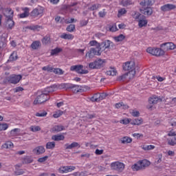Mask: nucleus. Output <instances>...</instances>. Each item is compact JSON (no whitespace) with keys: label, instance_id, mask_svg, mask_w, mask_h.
Returning a JSON list of instances; mask_svg holds the SVG:
<instances>
[{"label":"nucleus","instance_id":"nucleus-1","mask_svg":"<svg viewBox=\"0 0 176 176\" xmlns=\"http://www.w3.org/2000/svg\"><path fill=\"white\" fill-rule=\"evenodd\" d=\"M133 17L138 21L140 28L148 25V20H146V16H145V15L138 12H135L134 14H133Z\"/></svg>","mask_w":176,"mask_h":176},{"label":"nucleus","instance_id":"nucleus-2","mask_svg":"<svg viewBox=\"0 0 176 176\" xmlns=\"http://www.w3.org/2000/svg\"><path fill=\"white\" fill-rule=\"evenodd\" d=\"M50 100V96L47 95L43 91H41V94L38 95L35 100H34V105H38V104H44L46 101Z\"/></svg>","mask_w":176,"mask_h":176},{"label":"nucleus","instance_id":"nucleus-3","mask_svg":"<svg viewBox=\"0 0 176 176\" xmlns=\"http://www.w3.org/2000/svg\"><path fill=\"white\" fill-rule=\"evenodd\" d=\"M147 53L152 54V56H155L156 57H160V56H164V50L160 48L155 47H148L146 49Z\"/></svg>","mask_w":176,"mask_h":176},{"label":"nucleus","instance_id":"nucleus-4","mask_svg":"<svg viewBox=\"0 0 176 176\" xmlns=\"http://www.w3.org/2000/svg\"><path fill=\"white\" fill-rule=\"evenodd\" d=\"M124 71H129L128 74H131L134 76L135 75V65H134V62H126L125 65H123Z\"/></svg>","mask_w":176,"mask_h":176},{"label":"nucleus","instance_id":"nucleus-5","mask_svg":"<svg viewBox=\"0 0 176 176\" xmlns=\"http://www.w3.org/2000/svg\"><path fill=\"white\" fill-rule=\"evenodd\" d=\"M70 71H73L79 74L80 75H84L89 72V70L83 69V65H76L70 67Z\"/></svg>","mask_w":176,"mask_h":176},{"label":"nucleus","instance_id":"nucleus-6","mask_svg":"<svg viewBox=\"0 0 176 176\" xmlns=\"http://www.w3.org/2000/svg\"><path fill=\"white\" fill-rule=\"evenodd\" d=\"M8 13L10 14V15H8L7 16V21H6V27L8 29V30H13V28L14 27V21H13V10H10L8 11Z\"/></svg>","mask_w":176,"mask_h":176},{"label":"nucleus","instance_id":"nucleus-7","mask_svg":"<svg viewBox=\"0 0 176 176\" xmlns=\"http://www.w3.org/2000/svg\"><path fill=\"white\" fill-rule=\"evenodd\" d=\"M89 67L91 69H100L104 67V60L102 59H98L89 64Z\"/></svg>","mask_w":176,"mask_h":176},{"label":"nucleus","instance_id":"nucleus-8","mask_svg":"<svg viewBox=\"0 0 176 176\" xmlns=\"http://www.w3.org/2000/svg\"><path fill=\"white\" fill-rule=\"evenodd\" d=\"M85 56L89 58H94V56H101V50H98L97 47L96 48L91 47Z\"/></svg>","mask_w":176,"mask_h":176},{"label":"nucleus","instance_id":"nucleus-9","mask_svg":"<svg viewBox=\"0 0 176 176\" xmlns=\"http://www.w3.org/2000/svg\"><path fill=\"white\" fill-rule=\"evenodd\" d=\"M21 79H23V76L20 74H13L11 76L7 78L8 82H9V83H12V85H17V83H19Z\"/></svg>","mask_w":176,"mask_h":176},{"label":"nucleus","instance_id":"nucleus-10","mask_svg":"<svg viewBox=\"0 0 176 176\" xmlns=\"http://www.w3.org/2000/svg\"><path fill=\"white\" fill-rule=\"evenodd\" d=\"M111 167L112 170L122 173L124 170V164L120 162H112Z\"/></svg>","mask_w":176,"mask_h":176},{"label":"nucleus","instance_id":"nucleus-11","mask_svg":"<svg viewBox=\"0 0 176 176\" xmlns=\"http://www.w3.org/2000/svg\"><path fill=\"white\" fill-rule=\"evenodd\" d=\"M160 47L164 50L165 54L166 52H168V50H174V49H175V45L172 42H168L161 44Z\"/></svg>","mask_w":176,"mask_h":176},{"label":"nucleus","instance_id":"nucleus-12","mask_svg":"<svg viewBox=\"0 0 176 176\" xmlns=\"http://www.w3.org/2000/svg\"><path fill=\"white\" fill-rule=\"evenodd\" d=\"M140 12L144 16H152L153 13V10L151 7H142L140 8Z\"/></svg>","mask_w":176,"mask_h":176},{"label":"nucleus","instance_id":"nucleus-13","mask_svg":"<svg viewBox=\"0 0 176 176\" xmlns=\"http://www.w3.org/2000/svg\"><path fill=\"white\" fill-rule=\"evenodd\" d=\"M8 34L3 33L2 35L0 36V46L3 47V49L6 47V43L8 42Z\"/></svg>","mask_w":176,"mask_h":176},{"label":"nucleus","instance_id":"nucleus-14","mask_svg":"<svg viewBox=\"0 0 176 176\" xmlns=\"http://www.w3.org/2000/svg\"><path fill=\"white\" fill-rule=\"evenodd\" d=\"M32 152L34 155H43L45 152V147L43 146H38L34 148Z\"/></svg>","mask_w":176,"mask_h":176},{"label":"nucleus","instance_id":"nucleus-15","mask_svg":"<svg viewBox=\"0 0 176 176\" xmlns=\"http://www.w3.org/2000/svg\"><path fill=\"white\" fill-rule=\"evenodd\" d=\"M176 6L173 4H166L161 7V10H162V12H168V10H174Z\"/></svg>","mask_w":176,"mask_h":176},{"label":"nucleus","instance_id":"nucleus-16","mask_svg":"<svg viewBox=\"0 0 176 176\" xmlns=\"http://www.w3.org/2000/svg\"><path fill=\"white\" fill-rule=\"evenodd\" d=\"M56 89H57V85H52L50 87H46L43 91L49 96V93H53V91H56Z\"/></svg>","mask_w":176,"mask_h":176},{"label":"nucleus","instance_id":"nucleus-17","mask_svg":"<svg viewBox=\"0 0 176 176\" xmlns=\"http://www.w3.org/2000/svg\"><path fill=\"white\" fill-rule=\"evenodd\" d=\"M75 170V166H63L59 168V173L64 174V173H69Z\"/></svg>","mask_w":176,"mask_h":176},{"label":"nucleus","instance_id":"nucleus-18","mask_svg":"<svg viewBox=\"0 0 176 176\" xmlns=\"http://www.w3.org/2000/svg\"><path fill=\"white\" fill-rule=\"evenodd\" d=\"M138 162L142 170L145 169L146 167H149V166H151V162L148 161V160H140Z\"/></svg>","mask_w":176,"mask_h":176},{"label":"nucleus","instance_id":"nucleus-19","mask_svg":"<svg viewBox=\"0 0 176 176\" xmlns=\"http://www.w3.org/2000/svg\"><path fill=\"white\" fill-rule=\"evenodd\" d=\"M74 148H80V144L79 143L74 142H72L71 144H65V148L67 149H74Z\"/></svg>","mask_w":176,"mask_h":176},{"label":"nucleus","instance_id":"nucleus-20","mask_svg":"<svg viewBox=\"0 0 176 176\" xmlns=\"http://www.w3.org/2000/svg\"><path fill=\"white\" fill-rule=\"evenodd\" d=\"M63 130H65V127L63 125H55L52 128V133H58Z\"/></svg>","mask_w":176,"mask_h":176},{"label":"nucleus","instance_id":"nucleus-21","mask_svg":"<svg viewBox=\"0 0 176 176\" xmlns=\"http://www.w3.org/2000/svg\"><path fill=\"white\" fill-rule=\"evenodd\" d=\"M80 87H82L79 86V85H73L72 87L71 90L75 94H76V93H82L83 89H80Z\"/></svg>","mask_w":176,"mask_h":176},{"label":"nucleus","instance_id":"nucleus-22","mask_svg":"<svg viewBox=\"0 0 176 176\" xmlns=\"http://www.w3.org/2000/svg\"><path fill=\"white\" fill-rule=\"evenodd\" d=\"M140 5L142 6V8H151L150 6H152V1L144 0L140 3Z\"/></svg>","mask_w":176,"mask_h":176},{"label":"nucleus","instance_id":"nucleus-23","mask_svg":"<svg viewBox=\"0 0 176 176\" xmlns=\"http://www.w3.org/2000/svg\"><path fill=\"white\" fill-rule=\"evenodd\" d=\"M65 137L63 135H54L52 136L53 141H64Z\"/></svg>","mask_w":176,"mask_h":176},{"label":"nucleus","instance_id":"nucleus-24","mask_svg":"<svg viewBox=\"0 0 176 176\" xmlns=\"http://www.w3.org/2000/svg\"><path fill=\"white\" fill-rule=\"evenodd\" d=\"M34 162V159L31 156H25L23 158V164H30Z\"/></svg>","mask_w":176,"mask_h":176},{"label":"nucleus","instance_id":"nucleus-25","mask_svg":"<svg viewBox=\"0 0 176 176\" xmlns=\"http://www.w3.org/2000/svg\"><path fill=\"white\" fill-rule=\"evenodd\" d=\"M42 13H43V11L36 8L31 12L30 16H32V17H36V16H39V14H42Z\"/></svg>","mask_w":176,"mask_h":176},{"label":"nucleus","instance_id":"nucleus-26","mask_svg":"<svg viewBox=\"0 0 176 176\" xmlns=\"http://www.w3.org/2000/svg\"><path fill=\"white\" fill-rule=\"evenodd\" d=\"M142 122H144L142 118H135L131 122V124H133L134 126H140V124H142Z\"/></svg>","mask_w":176,"mask_h":176},{"label":"nucleus","instance_id":"nucleus-27","mask_svg":"<svg viewBox=\"0 0 176 176\" xmlns=\"http://www.w3.org/2000/svg\"><path fill=\"white\" fill-rule=\"evenodd\" d=\"M157 101H159V98L156 96H153L148 99V103L153 105L157 104Z\"/></svg>","mask_w":176,"mask_h":176},{"label":"nucleus","instance_id":"nucleus-28","mask_svg":"<svg viewBox=\"0 0 176 176\" xmlns=\"http://www.w3.org/2000/svg\"><path fill=\"white\" fill-rule=\"evenodd\" d=\"M30 16V9L28 8H24V12L20 14L19 17L20 19H25V17H28Z\"/></svg>","mask_w":176,"mask_h":176},{"label":"nucleus","instance_id":"nucleus-29","mask_svg":"<svg viewBox=\"0 0 176 176\" xmlns=\"http://www.w3.org/2000/svg\"><path fill=\"white\" fill-rule=\"evenodd\" d=\"M60 38H61L62 39L71 40V39H74V35L71 34L63 33L62 35L60 36Z\"/></svg>","mask_w":176,"mask_h":176},{"label":"nucleus","instance_id":"nucleus-30","mask_svg":"<svg viewBox=\"0 0 176 176\" xmlns=\"http://www.w3.org/2000/svg\"><path fill=\"white\" fill-rule=\"evenodd\" d=\"M41 46V41H34L32 45H31V47L32 49H33V50H37V49L39 48V47Z\"/></svg>","mask_w":176,"mask_h":176},{"label":"nucleus","instance_id":"nucleus-31","mask_svg":"<svg viewBox=\"0 0 176 176\" xmlns=\"http://www.w3.org/2000/svg\"><path fill=\"white\" fill-rule=\"evenodd\" d=\"M13 146V143L10 141L6 142L5 144L2 145V148H4L6 149H12Z\"/></svg>","mask_w":176,"mask_h":176},{"label":"nucleus","instance_id":"nucleus-32","mask_svg":"<svg viewBox=\"0 0 176 176\" xmlns=\"http://www.w3.org/2000/svg\"><path fill=\"white\" fill-rule=\"evenodd\" d=\"M17 58H19V56H17V52L14 51L10 54L8 61H16V60H17Z\"/></svg>","mask_w":176,"mask_h":176},{"label":"nucleus","instance_id":"nucleus-33","mask_svg":"<svg viewBox=\"0 0 176 176\" xmlns=\"http://www.w3.org/2000/svg\"><path fill=\"white\" fill-rule=\"evenodd\" d=\"M131 168L133 171H140V170H142L141 168V165H140V162H138L136 164L132 165Z\"/></svg>","mask_w":176,"mask_h":176},{"label":"nucleus","instance_id":"nucleus-34","mask_svg":"<svg viewBox=\"0 0 176 176\" xmlns=\"http://www.w3.org/2000/svg\"><path fill=\"white\" fill-rule=\"evenodd\" d=\"M61 52H63V49L60 47H56L51 50V56H56L58 54V53H61Z\"/></svg>","mask_w":176,"mask_h":176},{"label":"nucleus","instance_id":"nucleus-35","mask_svg":"<svg viewBox=\"0 0 176 176\" xmlns=\"http://www.w3.org/2000/svg\"><path fill=\"white\" fill-rule=\"evenodd\" d=\"M54 148H56V142H48L46 144V149H54Z\"/></svg>","mask_w":176,"mask_h":176},{"label":"nucleus","instance_id":"nucleus-36","mask_svg":"<svg viewBox=\"0 0 176 176\" xmlns=\"http://www.w3.org/2000/svg\"><path fill=\"white\" fill-rule=\"evenodd\" d=\"M107 75H109L111 76H115L116 74H118V72L116 71V69L115 68H111L110 70H108L106 72Z\"/></svg>","mask_w":176,"mask_h":176},{"label":"nucleus","instance_id":"nucleus-37","mask_svg":"<svg viewBox=\"0 0 176 176\" xmlns=\"http://www.w3.org/2000/svg\"><path fill=\"white\" fill-rule=\"evenodd\" d=\"M122 144H130L133 142V139L129 137H124L122 138Z\"/></svg>","mask_w":176,"mask_h":176},{"label":"nucleus","instance_id":"nucleus-38","mask_svg":"<svg viewBox=\"0 0 176 176\" xmlns=\"http://www.w3.org/2000/svg\"><path fill=\"white\" fill-rule=\"evenodd\" d=\"M96 47H98V50H100L101 53H102V50H105V41L98 43Z\"/></svg>","mask_w":176,"mask_h":176},{"label":"nucleus","instance_id":"nucleus-39","mask_svg":"<svg viewBox=\"0 0 176 176\" xmlns=\"http://www.w3.org/2000/svg\"><path fill=\"white\" fill-rule=\"evenodd\" d=\"M162 159H163V155L162 154H158L156 158V160L154 163L155 166H157V164H159L162 163Z\"/></svg>","mask_w":176,"mask_h":176},{"label":"nucleus","instance_id":"nucleus-40","mask_svg":"<svg viewBox=\"0 0 176 176\" xmlns=\"http://www.w3.org/2000/svg\"><path fill=\"white\" fill-rule=\"evenodd\" d=\"M125 38L126 36H124V35L120 34L119 36H115L114 40L116 42H122V41H123Z\"/></svg>","mask_w":176,"mask_h":176},{"label":"nucleus","instance_id":"nucleus-41","mask_svg":"<svg viewBox=\"0 0 176 176\" xmlns=\"http://www.w3.org/2000/svg\"><path fill=\"white\" fill-rule=\"evenodd\" d=\"M66 31H67L68 32H74V31H75V25L70 24V25H67V27L66 28Z\"/></svg>","mask_w":176,"mask_h":176},{"label":"nucleus","instance_id":"nucleus-42","mask_svg":"<svg viewBox=\"0 0 176 176\" xmlns=\"http://www.w3.org/2000/svg\"><path fill=\"white\" fill-rule=\"evenodd\" d=\"M42 43L43 45H47V43H50V36H45L42 39Z\"/></svg>","mask_w":176,"mask_h":176},{"label":"nucleus","instance_id":"nucleus-43","mask_svg":"<svg viewBox=\"0 0 176 176\" xmlns=\"http://www.w3.org/2000/svg\"><path fill=\"white\" fill-rule=\"evenodd\" d=\"M19 133H20V129H14L11 130L10 131V135H12L13 137L16 135H19Z\"/></svg>","mask_w":176,"mask_h":176},{"label":"nucleus","instance_id":"nucleus-44","mask_svg":"<svg viewBox=\"0 0 176 176\" xmlns=\"http://www.w3.org/2000/svg\"><path fill=\"white\" fill-rule=\"evenodd\" d=\"M54 67H52L49 65L43 67V71H47V72H53Z\"/></svg>","mask_w":176,"mask_h":176},{"label":"nucleus","instance_id":"nucleus-45","mask_svg":"<svg viewBox=\"0 0 176 176\" xmlns=\"http://www.w3.org/2000/svg\"><path fill=\"white\" fill-rule=\"evenodd\" d=\"M108 96L107 94L106 93H101V94H99V96L98 98V99L99 100V102L102 100H104V98H107V96Z\"/></svg>","mask_w":176,"mask_h":176},{"label":"nucleus","instance_id":"nucleus-46","mask_svg":"<svg viewBox=\"0 0 176 176\" xmlns=\"http://www.w3.org/2000/svg\"><path fill=\"white\" fill-rule=\"evenodd\" d=\"M63 113H64L63 111L58 110L56 111L55 113L53 114V118H60V116H61Z\"/></svg>","mask_w":176,"mask_h":176},{"label":"nucleus","instance_id":"nucleus-47","mask_svg":"<svg viewBox=\"0 0 176 176\" xmlns=\"http://www.w3.org/2000/svg\"><path fill=\"white\" fill-rule=\"evenodd\" d=\"M53 72L54 74H58L59 75H63L64 74V71L60 68H54Z\"/></svg>","mask_w":176,"mask_h":176},{"label":"nucleus","instance_id":"nucleus-48","mask_svg":"<svg viewBox=\"0 0 176 176\" xmlns=\"http://www.w3.org/2000/svg\"><path fill=\"white\" fill-rule=\"evenodd\" d=\"M111 43H112V42L109 40L104 41V50L105 49H110Z\"/></svg>","mask_w":176,"mask_h":176},{"label":"nucleus","instance_id":"nucleus-49","mask_svg":"<svg viewBox=\"0 0 176 176\" xmlns=\"http://www.w3.org/2000/svg\"><path fill=\"white\" fill-rule=\"evenodd\" d=\"M133 3L130 0H122V6H129V5H131Z\"/></svg>","mask_w":176,"mask_h":176},{"label":"nucleus","instance_id":"nucleus-50","mask_svg":"<svg viewBox=\"0 0 176 176\" xmlns=\"http://www.w3.org/2000/svg\"><path fill=\"white\" fill-rule=\"evenodd\" d=\"M8 127H9L8 124H6V123H4V124L0 123V131L7 130Z\"/></svg>","mask_w":176,"mask_h":176},{"label":"nucleus","instance_id":"nucleus-51","mask_svg":"<svg viewBox=\"0 0 176 176\" xmlns=\"http://www.w3.org/2000/svg\"><path fill=\"white\" fill-rule=\"evenodd\" d=\"M30 130L31 131H33L34 133L36 132V131H41V127L38 126H32L30 127Z\"/></svg>","mask_w":176,"mask_h":176},{"label":"nucleus","instance_id":"nucleus-52","mask_svg":"<svg viewBox=\"0 0 176 176\" xmlns=\"http://www.w3.org/2000/svg\"><path fill=\"white\" fill-rule=\"evenodd\" d=\"M77 20L74 19V18H72L70 19H65V23L66 24H72V23H76Z\"/></svg>","mask_w":176,"mask_h":176},{"label":"nucleus","instance_id":"nucleus-53","mask_svg":"<svg viewBox=\"0 0 176 176\" xmlns=\"http://www.w3.org/2000/svg\"><path fill=\"white\" fill-rule=\"evenodd\" d=\"M14 175H23L24 174V170L23 169H17L14 172Z\"/></svg>","mask_w":176,"mask_h":176},{"label":"nucleus","instance_id":"nucleus-54","mask_svg":"<svg viewBox=\"0 0 176 176\" xmlns=\"http://www.w3.org/2000/svg\"><path fill=\"white\" fill-rule=\"evenodd\" d=\"M130 122H131V119L130 118H126L120 120V123H122V124H129V123Z\"/></svg>","mask_w":176,"mask_h":176},{"label":"nucleus","instance_id":"nucleus-55","mask_svg":"<svg viewBox=\"0 0 176 176\" xmlns=\"http://www.w3.org/2000/svg\"><path fill=\"white\" fill-rule=\"evenodd\" d=\"M127 76H129V73H125L124 74L119 76L118 78V80L120 81V80H124V79H126V78H127Z\"/></svg>","mask_w":176,"mask_h":176},{"label":"nucleus","instance_id":"nucleus-56","mask_svg":"<svg viewBox=\"0 0 176 176\" xmlns=\"http://www.w3.org/2000/svg\"><path fill=\"white\" fill-rule=\"evenodd\" d=\"M47 159H49V156L45 155V156H44V157H43L39 158V159L38 160V162L39 163H43V162H46V160H47Z\"/></svg>","mask_w":176,"mask_h":176},{"label":"nucleus","instance_id":"nucleus-57","mask_svg":"<svg viewBox=\"0 0 176 176\" xmlns=\"http://www.w3.org/2000/svg\"><path fill=\"white\" fill-rule=\"evenodd\" d=\"M144 151H151V149H155V146L148 145L143 147Z\"/></svg>","mask_w":176,"mask_h":176},{"label":"nucleus","instance_id":"nucleus-58","mask_svg":"<svg viewBox=\"0 0 176 176\" xmlns=\"http://www.w3.org/2000/svg\"><path fill=\"white\" fill-rule=\"evenodd\" d=\"M39 28H42V26L36 25L30 26L29 28L30 30H32L33 31H35L36 30H39Z\"/></svg>","mask_w":176,"mask_h":176},{"label":"nucleus","instance_id":"nucleus-59","mask_svg":"<svg viewBox=\"0 0 176 176\" xmlns=\"http://www.w3.org/2000/svg\"><path fill=\"white\" fill-rule=\"evenodd\" d=\"M47 115V113L46 111H43V113H36V116H38L40 118H43Z\"/></svg>","mask_w":176,"mask_h":176},{"label":"nucleus","instance_id":"nucleus-60","mask_svg":"<svg viewBox=\"0 0 176 176\" xmlns=\"http://www.w3.org/2000/svg\"><path fill=\"white\" fill-rule=\"evenodd\" d=\"M88 23H89V20L84 19V20L80 21V24L81 27H85V25H87Z\"/></svg>","mask_w":176,"mask_h":176},{"label":"nucleus","instance_id":"nucleus-61","mask_svg":"<svg viewBox=\"0 0 176 176\" xmlns=\"http://www.w3.org/2000/svg\"><path fill=\"white\" fill-rule=\"evenodd\" d=\"M127 13V11L125 8H122L118 11V14H120V16H123V14H126Z\"/></svg>","mask_w":176,"mask_h":176},{"label":"nucleus","instance_id":"nucleus-62","mask_svg":"<svg viewBox=\"0 0 176 176\" xmlns=\"http://www.w3.org/2000/svg\"><path fill=\"white\" fill-rule=\"evenodd\" d=\"M169 124L172 126V127H175L176 126V120L175 119H171L169 121Z\"/></svg>","mask_w":176,"mask_h":176},{"label":"nucleus","instance_id":"nucleus-63","mask_svg":"<svg viewBox=\"0 0 176 176\" xmlns=\"http://www.w3.org/2000/svg\"><path fill=\"white\" fill-rule=\"evenodd\" d=\"M73 85L74 84L65 83V89H66V90H68V89H72Z\"/></svg>","mask_w":176,"mask_h":176},{"label":"nucleus","instance_id":"nucleus-64","mask_svg":"<svg viewBox=\"0 0 176 176\" xmlns=\"http://www.w3.org/2000/svg\"><path fill=\"white\" fill-rule=\"evenodd\" d=\"M89 45L90 46H97L98 45V42H97V41H91L89 42Z\"/></svg>","mask_w":176,"mask_h":176}]
</instances>
